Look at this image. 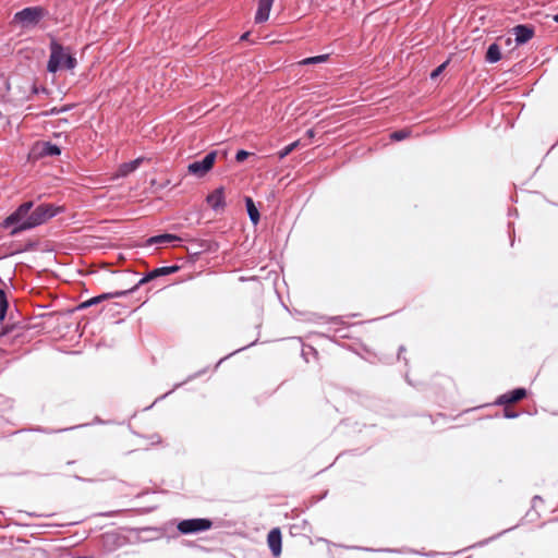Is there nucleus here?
Instances as JSON below:
<instances>
[{"label":"nucleus","mask_w":558,"mask_h":558,"mask_svg":"<svg viewBox=\"0 0 558 558\" xmlns=\"http://www.w3.org/2000/svg\"><path fill=\"white\" fill-rule=\"evenodd\" d=\"M515 40L519 44H524L533 36V31L525 26H517L514 28Z\"/></svg>","instance_id":"nucleus-11"},{"label":"nucleus","mask_w":558,"mask_h":558,"mask_svg":"<svg viewBox=\"0 0 558 558\" xmlns=\"http://www.w3.org/2000/svg\"><path fill=\"white\" fill-rule=\"evenodd\" d=\"M179 238L177 235H173V234H161V235H156V236H151L148 239L147 243L150 245V244H157V243H172L174 241H178Z\"/></svg>","instance_id":"nucleus-13"},{"label":"nucleus","mask_w":558,"mask_h":558,"mask_svg":"<svg viewBox=\"0 0 558 558\" xmlns=\"http://www.w3.org/2000/svg\"><path fill=\"white\" fill-rule=\"evenodd\" d=\"M248 37V33H245L244 35H242L241 39L244 40Z\"/></svg>","instance_id":"nucleus-25"},{"label":"nucleus","mask_w":558,"mask_h":558,"mask_svg":"<svg viewBox=\"0 0 558 558\" xmlns=\"http://www.w3.org/2000/svg\"><path fill=\"white\" fill-rule=\"evenodd\" d=\"M43 17V10L39 8H27L14 15V21L23 26L37 23Z\"/></svg>","instance_id":"nucleus-4"},{"label":"nucleus","mask_w":558,"mask_h":558,"mask_svg":"<svg viewBox=\"0 0 558 558\" xmlns=\"http://www.w3.org/2000/svg\"><path fill=\"white\" fill-rule=\"evenodd\" d=\"M300 142L295 141L292 144L286 146L283 149H281L278 153L279 159H283L286 156H288L293 149H295L299 146Z\"/></svg>","instance_id":"nucleus-16"},{"label":"nucleus","mask_w":558,"mask_h":558,"mask_svg":"<svg viewBox=\"0 0 558 558\" xmlns=\"http://www.w3.org/2000/svg\"><path fill=\"white\" fill-rule=\"evenodd\" d=\"M409 133L405 130L397 131L391 134V138L395 141H401L408 137Z\"/></svg>","instance_id":"nucleus-20"},{"label":"nucleus","mask_w":558,"mask_h":558,"mask_svg":"<svg viewBox=\"0 0 558 558\" xmlns=\"http://www.w3.org/2000/svg\"><path fill=\"white\" fill-rule=\"evenodd\" d=\"M107 296H108V295H101V296L95 298V299L90 300V301L88 302V304L97 303L98 301L104 300V299H106Z\"/></svg>","instance_id":"nucleus-23"},{"label":"nucleus","mask_w":558,"mask_h":558,"mask_svg":"<svg viewBox=\"0 0 558 558\" xmlns=\"http://www.w3.org/2000/svg\"><path fill=\"white\" fill-rule=\"evenodd\" d=\"M211 526V522L206 519H191L184 520L179 523L178 529L182 533H193L208 530Z\"/></svg>","instance_id":"nucleus-5"},{"label":"nucleus","mask_w":558,"mask_h":558,"mask_svg":"<svg viewBox=\"0 0 558 558\" xmlns=\"http://www.w3.org/2000/svg\"><path fill=\"white\" fill-rule=\"evenodd\" d=\"M327 59V56H317L312 58H306L300 62V64H315V63H323Z\"/></svg>","instance_id":"nucleus-17"},{"label":"nucleus","mask_w":558,"mask_h":558,"mask_svg":"<svg viewBox=\"0 0 558 558\" xmlns=\"http://www.w3.org/2000/svg\"><path fill=\"white\" fill-rule=\"evenodd\" d=\"M248 156H250V153H248V151H246V150H239V151L236 153L235 159H236L239 162H242V161H244Z\"/></svg>","instance_id":"nucleus-21"},{"label":"nucleus","mask_w":558,"mask_h":558,"mask_svg":"<svg viewBox=\"0 0 558 558\" xmlns=\"http://www.w3.org/2000/svg\"><path fill=\"white\" fill-rule=\"evenodd\" d=\"M7 307H8V302H7L4 292L0 290V320H2L4 318Z\"/></svg>","instance_id":"nucleus-18"},{"label":"nucleus","mask_w":558,"mask_h":558,"mask_svg":"<svg viewBox=\"0 0 558 558\" xmlns=\"http://www.w3.org/2000/svg\"><path fill=\"white\" fill-rule=\"evenodd\" d=\"M60 153V148L53 144H50L49 142H38L32 149V155L36 158L45 156H58Z\"/></svg>","instance_id":"nucleus-6"},{"label":"nucleus","mask_w":558,"mask_h":558,"mask_svg":"<svg viewBox=\"0 0 558 558\" xmlns=\"http://www.w3.org/2000/svg\"><path fill=\"white\" fill-rule=\"evenodd\" d=\"M500 58L501 53L499 47L497 45H490L486 53L487 61L494 63L499 61Z\"/></svg>","instance_id":"nucleus-15"},{"label":"nucleus","mask_w":558,"mask_h":558,"mask_svg":"<svg viewBox=\"0 0 558 558\" xmlns=\"http://www.w3.org/2000/svg\"><path fill=\"white\" fill-rule=\"evenodd\" d=\"M268 546L275 556H279L281 553V533L278 529H274L268 534Z\"/></svg>","instance_id":"nucleus-9"},{"label":"nucleus","mask_w":558,"mask_h":558,"mask_svg":"<svg viewBox=\"0 0 558 558\" xmlns=\"http://www.w3.org/2000/svg\"><path fill=\"white\" fill-rule=\"evenodd\" d=\"M75 65L76 60L68 49L58 44L51 45L50 59L47 66L49 72H57L63 69L71 70L74 69Z\"/></svg>","instance_id":"nucleus-2"},{"label":"nucleus","mask_w":558,"mask_h":558,"mask_svg":"<svg viewBox=\"0 0 558 558\" xmlns=\"http://www.w3.org/2000/svg\"><path fill=\"white\" fill-rule=\"evenodd\" d=\"M447 65V62L442 63L441 65H439L435 71H433L432 73V78H435L436 76H438L442 71L444 69L446 68Z\"/></svg>","instance_id":"nucleus-22"},{"label":"nucleus","mask_w":558,"mask_h":558,"mask_svg":"<svg viewBox=\"0 0 558 558\" xmlns=\"http://www.w3.org/2000/svg\"><path fill=\"white\" fill-rule=\"evenodd\" d=\"M275 0H257V9L254 21L257 24L265 23L270 16V11Z\"/></svg>","instance_id":"nucleus-8"},{"label":"nucleus","mask_w":558,"mask_h":558,"mask_svg":"<svg viewBox=\"0 0 558 558\" xmlns=\"http://www.w3.org/2000/svg\"><path fill=\"white\" fill-rule=\"evenodd\" d=\"M29 214H31V210L28 211V214H27V215H25V216H24V219H27V218H28V216H29Z\"/></svg>","instance_id":"nucleus-26"},{"label":"nucleus","mask_w":558,"mask_h":558,"mask_svg":"<svg viewBox=\"0 0 558 558\" xmlns=\"http://www.w3.org/2000/svg\"><path fill=\"white\" fill-rule=\"evenodd\" d=\"M208 206L215 211H221L226 206L225 189L218 187L206 198Z\"/></svg>","instance_id":"nucleus-7"},{"label":"nucleus","mask_w":558,"mask_h":558,"mask_svg":"<svg viewBox=\"0 0 558 558\" xmlns=\"http://www.w3.org/2000/svg\"><path fill=\"white\" fill-rule=\"evenodd\" d=\"M32 209V203H25L19 209L10 215L3 222L5 228H11L12 232L29 229L46 222L63 210L61 206L50 204L40 205Z\"/></svg>","instance_id":"nucleus-1"},{"label":"nucleus","mask_w":558,"mask_h":558,"mask_svg":"<svg viewBox=\"0 0 558 558\" xmlns=\"http://www.w3.org/2000/svg\"><path fill=\"white\" fill-rule=\"evenodd\" d=\"M217 154L215 151L205 156L201 161H195L189 165L187 171L198 178L204 177L211 170L216 161Z\"/></svg>","instance_id":"nucleus-3"},{"label":"nucleus","mask_w":558,"mask_h":558,"mask_svg":"<svg viewBox=\"0 0 558 558\" xmlns=\"http://www.w3.org/2000/svg\"><path fill=\"white\" fill-rule=\"evenodd\" d=\"M178 269H179L178 266L158 268V269L154 270L153 276L172 274V272L177 271Z\"/></svg>","instance_id":"nucleus-19"},{"label":"nucleus","mask_w":558,"mask_h":558,"mask_svg":"<svg viewBox=\"0 0 558 558\" xmlns=\"http://www.w3.org/2000/svg\"><path fill=\"white\" fill-rule=\"evenodd\" d=\"M306 135H307L310 138H313V137L315 136V132H314V130H308V131L306 132Z\"/></svg>","instance_id":"nucleus-24"},{"label":"nucleus","mask_w":558,"mask_h":558,"mask_svg":"<svg viewBox=\"0 0 558 558\" xmlns=\"http://www.w3.org/2000/svg\"><path fill=\"white\" fill-rule=\"evenodd\" d=\"M142 160H143L142 158H137V159L132 160L130 162L122 163L118 168L116 177H126L128 174H130L131 172L135 171L138 168V166L141 165Z\"/></svg>","instance_id":"nucleus-10"},{"label":"nucleus","mask_w":558,"mask_h":558,"mask_svg":"<svg viewBox=\"0 0 558 558\" xmlns=\"http://www.w3.org/2000/svg\"><path fill=\"white\" fill-rule=\"evenodd\" d=\"M554 20L558 22V14L554 16Z\"/></svg>","instance_id":"nucleus-27"},{"label":"nucleus","mask_w":558,"mask_h":558,"mask_svg":"<svg viewBox=\"0 0 558 558\" xmlns=\"http://www.w3.org/2000/svg\"><path fill=\"white\" fill-rule=\"evenodd\" d=\"M245 203H246V208H247V213H248L251 221L254 225H257L259 221L258 209L256 208L254 202L251 198H246Z\"/></svg>","instance_id":"nucleus-14"},{"label":"nucleus","mask_w":558,"mask_h":558,"mask_svg":"<svg viewBox=\"0 0 558 558\" xmlns=\"http://www.w3.org/2000/svg\"><path fill=\"white\" fill-rule=\"evenodd\" d=\"M526 391L522 388L513 390L509 395H504L499 398V403H508V402H515L525 397Z\"/></svg>","instance_id":"nucleus-12"}]
</instances>
